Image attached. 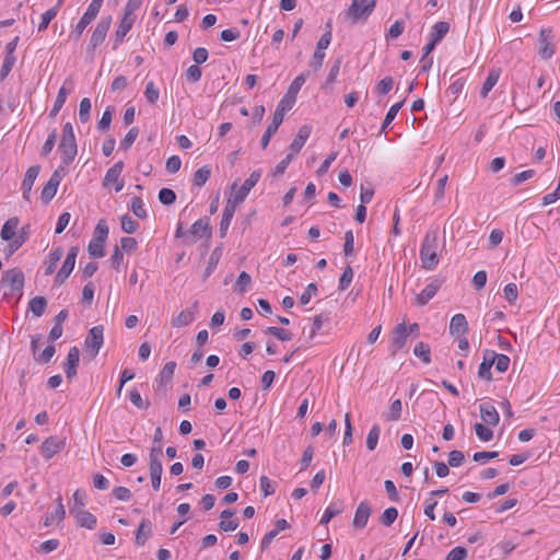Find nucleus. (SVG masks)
Listing matches in <instances>:
<instances>
[{
	"label": "nucleus",
	"mask_w": 560,
	"mask_h": 560,
	"mask_svg": "<svg viewBox=\"0 0 560 560\" xmlns=\"http://www.w3.org/2000/svg\"><path fill=\"white\" fill-rule=\"evenodd\" d=\"M159 200L161 203L170 206L176 200V194L170 188H162L159 191Z\"/></svg>",
	"instance_id": "59"
},
{
	"label": "nucleus",
	"mask_w": 560,
	"mask_h": 560,
	"mask_svg": "<svg viewBox=\"0 0 560 560\" xmlns=\"http://www.w3.org/2000/svg\"><path fill=\"white\" fill-rule=\"evenodd\" d=\"M261 170H256L250 173L249 177L245 179L243 185L241 187H237V184L234 183L231 187L232 194L230 196V200L233 201L236 205L242 203L247 195L249 194L250 189L258 183V180L261 177Z\"/></svg>",
	"instance_id": "4"
},
{
	"label": "nucleus",
	"mask_w": 560,
	"mask_h": 560,
	"mask_svg": "<svg viewBox=\"0 0 560 560\" xmlns=\"http://www.w3.org/2000/svg\"><path fill=\"white\" fill-rule=\"evenodd\" d=\"M495 358L492 355L490 350H486L483 354V360L479 365L478 369V376L483 380L490 381L491 375V368L494 364Z\"/></svg>",
	"instance_id": "27"
},
{
	"label": "nucleus",
	"mask_w": 560,
	"mask_h": 560,
	"mask_svg": "<svg viewBox=\"0 0 560 560\" xmlns=\"http://www.w3.org/2000/svg\"><path fill=\"white\" fill-rule=\"evenodd\" d=\"M441 285L442 281L439 279H433L419 294L416 295L415 304L419 306L428 304L429 301L436 294Z\"/></svg>",
	"instance_id": "15"
},
{
	"label": "nucleus",
	"mask_w": 560,
	"mask_h": 560,
	"mask_svg": "<svg viewBox=\"0 0 560 560\" xmlns=\"http://www.w3.org/2000/svg\"><path fill=\"white\" fill-rule=\"evenodd\" d=\"M113 113H114V107H112V106H108L104 110L100 121L97 122V128L100 130L105 131V130L109 129L110 122H112Z\"/></svg>",
	"instance_id": "52"
},
{
	"label": "nucleus",
	"mask_w": 560,
	"mask_h": 560,
	"mask_svg": "<svg viewBox=\"0 0 560 560\" xmlns=\"http://www.w3.org/2000/svg\"><path fill=\"white\" fill-rule=\"evenodd\" d=\"M47 307V300L44 296H35L28 303V310L34 314V316H42Z\"/></svg>",
	"instance_id": "36"
},
{
	"label": "nucleus",
	"mask_w": 560,
	"mask_h": 560,
	"mask_svg": "<svg viewBox=\"0 0 560 560\" xmlns=\"http://www.w3.org/2000/svg\"><path fill=\"white\" fill-rule=\"evenodd\" d=\"M104 342V327L94 326L90 329L84 345L91 351L92 357H96Z\"/></svg>",
	"instance_id": "9"
},
{
	"label": "nucleus",
	"mask_w": 560,
	"mask_h": 560,
	"mask_svg": "<svg viewBox=\"0 0 560 560\" xmlns=\"http://www.w3.org/2000/svg\"><path fill=\"white\" fill-rule=\"evenodd\" d=\"M59 150L61 151V165L67 167L73 162L78 153L73 126L71 122H66L63 125Z\"/></svg>",
	"instance_id": "2"
},
{
	"label": "nucleus",
	"mask_w": 560,
	"mask_h": 560,
	"mask_svg": "<svg viewBox=\"0 0 560 560\" xmlns=\"http://www.w3.org/2000/svg\"><path fill=\"white\" fill-rule=\"evenodd\" d=\"M197 308H198V301H195L189 308L182 311L177 316L172 318V326L179 328V327H184V326H187L190 323H192L195 320V315L197 313Z\"/></svg>",
	"instance_id": "19"
},
{
	"label": "nucleus",
	"mask_w": 560,
	"mask_h": 560,
	"mask_svg": "<svg viewBox=\"0 0 560 560\" xmlns=\"http://www.w3.org/2000/svg\"><path fill=\"white\" fill-rule=\"evenodd\" d=\"M266 334H270L281 341H289L292 339V334L280 327L270 326L265 330Z\"/></svg>",
	"instance_id": "47"
},
{
	"label": "nucleus",
	"mask_w": 560,
	"mask_h": 560,
	"mask_svg": "<svg viewBox=\"0 0 560 560\" xmlns=\"http://www.w3.org/2000/svg\"><path fill=\"white\" fill-rule=\"evenodd\" d=\"M57 15V9L56 8H51L49 10H47L45 13L42 14V21L38 25V32H43L45 31L49 23L51 22L52 19H55V16Z\"/></svg>",
	"instance_id": "60"
},
{
	"label": "nucleus",
	"mask_w": 560,
	"mask_h": 560,
	"mask_svg": "<svg viewBox=\"0 0 560 560\" xmlns=\"http://www.w3.org/2000/svg\"><path fill=\"white\" fill-rule=\"evenodd\" d=\"M352 279H353V270L350 266H347L343 269V272L339 279V290H341V291L346 290L350 285Z\"/></svg>",
	"instance_id": "58"
},
{
	"label": "nucleus",
	"mask_w": 560,
	"mask_h": 560,
	"mask_svg": "<svg viewBox=\"0 0 560 560\" xmlns=\"http://www.w3.org/2000/svg\"><path fill=\"white\" fill-rule=\"evenodd\" d=\"M2 283L10 288V292H19L24 285V275L21 269L12 268L2 273Z\"/></svg>",
	"instance_id": "11"
},
{
	"label": "nucleus",
	"mask_w": 560,
	"mask_h": 560,
	"mask_svg": "<svg viewBox=\"0 0 560 560\" xmlns=\"http://www.w3.org/2000/svg\"><path fill=\"white\" fill-rule=\"evenodd\" d=\"M80 361V351L77 347L70 348L67 355V364L65 368V373L68 378H72L77 374V366Z\"/></svg>",
	"instance_id": "25"
},
{
	"label": "nucleus",
	"mask_w": 560,
	"mask_h": 560,
	"mask_svg": "<svg viewBox=\"0 0 560 560\" xmlns=\"http://www.w3.org/2000/svg\"><path fill=\"white\" fill-rule=\"evenodd\" d=\"M312 132V128L307 125L302 126L299 129L298 135L293 139L292 143L289 147L290 153H293V155L298 154L302 148L304 147L305 142L310 138Z\"/></svg>",
	"instance_id": "21"
},
{
	"label": "nucleus",
	"mask_w": 560,
	"mask_h": 560,
	"mask_svg": "<svg viewBox=\"0 0 560 560\" xmlns=\"http://www.w3.org/2000/svg\"><path fill=\"white\" fill-rule=\"evenodd\" d=\"M292 107L288 106L282 102H279L273 113L272 122L267 127L265 133L261 137V148L266 149L270 142L271 137L277 132L279 126L282 124L284 114Z\"/></svg>",
	"instance_id": "5"
},
{
	"label": "nucleus",
	"mask_w": 560,
	"mask_h": 560,
	"mask_svg": "<svg viewBox=\"0 0 560 560\" xmlns=\"http://www.w3.org/2000/svg\"><path fill=\"white\" fill-rule=\"evenodd\" d=\"M371 512L372 510L368 501L360 502L354 513V518L352 522L353 527L359 529L364 528L368 524Z\"/></svg>",
	"instance_id": "18"
},
{
	"label": "nucleus",
	"mask_w": 560,
	"mask_h": 560,
	"mask_svg": "<svg viewBox=\"0 0 560 560\" xmlns=\"http://www.w3.org/2000/svg\"><path fill=\"white\" fill-rule=\"evenodd\" d=\"M467 558V550L464 547L453 548L446 556L445 560H465Z\"/></svg>",
	"instance_id": "64"
},
{
	"label": "nucleus",
	"mask_w": 560,
	"mask_h": 560,
	"mask_svg": "<svg viewBox=\"0 0 560 560\" xmlns=\"http://www.w3.org/2000/svg\"><path fill=\"white\" fill-rule=\"evenodd\" d=\"M398 517V510L396 508H387L380 517V521L385 526H390Z\"/></svg>",
	"instance_id": "51"
},
{
	"label": "nucleus",
	"mask_w": 560,
	"mask_h": 560,
	"mask_svg": "<svg viewBox=\"0 0 560 560\" xmlns=\"http://www.w3.org/2000/svg\"><path fill=\"white\" fill-rule=\"evenodd\" d=\"M144 95L150 104H154L159 100L160 92L154 82L150 81L147 83Z\"/></svg>",
	"instance_id": "56"
},
{
	"label": "nucleus",
	"mask_w": 560,
	"mask_h": 560,
	"mask_svg": "<svg viewBox=\"0 0 560 560\" xmlns=\"http://www.w3.org/2000/svg\"><path fill=\"white\" fill-rule=\"evenodd\" d=\"M139 136V128L132 127L129 129L125 138L120 141V148L122 150H128L131 148L133 142L136 141L137 137Z\"/></svg>",
	"instance_id": "50"
},
{
	"label": "nucleus",
	"mask_w": 560,
	"mask_h": 560,
	"mask_svg": "<svg viewBox=\"0 0 560 560\" xmlns=\"http://www.w3.org/2000/svg\"><path fill=\"white\" fill-rule=\"evenodd\" d=\"M211 170L208 165L198 168L194 174V185L201 187L210 178Z\"/></svg>",
	"instance_id": "40"
},
{
	"label": "nucleus",
	"mask_w": 560,
	"mask_h": 560,
	"mask_svg": "<svg viewBox=\"0 0 560 560\" xmlns=\"http://www.w3.org/2000/svg\"><path fill=\"white\" fill-rule=\"evenodd\" d=\"M67 94H68V92L65 89V86H61L59 89L58 95H57V97L55 100L54 106H52V108L50 109V113H49V115L51 117H55L59 113V110L62 108V106H63V104L66 103V100H67Z\"/></svg>",
	"instance_id": "45"
},
{
	"label": "nucleus",
	"mask_w": 560,
	"mask_h": 560,
	"mask_svg": "<svg viewBox=\"0 0 560 560\" xmlns=\"http://www.w3.org/2000/svg\"><path fill=\"white\" fill-rule=\"evenodd\" d=\"M475 431H476L478 439L481 440L482 442H488L493 438L492 430L482 423H476Z\"/></svg>",
	"instance_id": "54"
},
{
	"label": "nucleus",
	"mask_w": 560,
	"mask_h": 560,
	"mask_svg": "<svg viewBox=\"0 0 560 560\" xmlns=\"http://www.w3.org/2000/svg\"><path fill=\"white\" fill-rule=\"evenodd\" d=\"M189 235L192 237L191 242H196L203 236L211 235V229L209 226V220L207 218L197 220L189 230Z\"/></svg>",
	"instance_id": "22"
},
{
	"label": "nucleus",
	"mask_w": 560,
	"mask_h": 560,
	"mask_svg": "<svg viewBox=\"0 0 560 560\" xmlns=\"http://www.w3.org/2000/svg\"><path fill=\"white\" fill-rule=\"evenodd\" d=\"M56 502H57V508H56L55 513L47 515L44 521V525L46 527H49V526L54 525L55 523H60L66 516V510L62 504V499L60 495L57 498Z\"/></svg>",
	"instance_id": "30"
},
{
	"label": "nucleus",
	"mask_w": 560,
	"mask_h": 560,
	"mask_svg": "<svg viewBox=\"0 0 560 560\" xmlns=\"http://www.w3.org/2000/svg\"><path fill=\"white\" fill-rule=\"evenodd\" d=\"M90 112H91V101L88 97H84L80 102L79 107V118L82 122H86L90 119Z\"/></svg>",
	"instance_id": "55"
},
{
	"label": "nucleus",
	"mask_w": 560,
	"mask_h": 560,
	"mask_svg": "<svg viewBox=\"0 0 560 560\" xmlns=\"http://www.w3.org/2000/svg\"><path fill=\"white\" fill-rule=\"evenodd\" d=\"M27 232L26 228H22L21 233L16 238H14L9 245H8V252L9 254H13L15 250H18L26 241Z\"/></svg>",
	"instance_id": "53"
},
{
	"label": "nucleus",
	"mask_w": 560,
	"mask_h": 560,
	"mask_svg": "<svg viewBox=\"0 0 560 560\" xmlns=\"http://www.w3.org/2000/svg\"><path fill=\"white\" fill-rule=\"evenodd\" d=\"M14 63H15V57L5 55L1 70H0V80H4L9 75Z\"/></svg>",
	"instance_id": "62"
},
{
	"label": "nucleus",
	"mask_w": 560,
	"mask_h": 560,
	"mask_svg": "<svg viewBox=\"0 0 560 560\" xmlns=\"http://www.w3.org/2000/svg\"><path fill=\"white\" fill-rule=\"evenodd\" d=\"M402 410V402L400 399H395L390 406L387 412L383 413V418L386 421H397L400 419Z\"/></svg>",
	"instance_id": "37"
},
{
	"label": "nucleus",
	"mask_w": 560,
	"mask_h": 560,
	"mask_svg": "<svg viewBox=\"0 0 560 560\" xmlns=\"http://www.w3.org/2000/svg\"><path fill=\"white\" fill-rule=\"evenodd\" d=\"M380 434H381V428L378 424H374L369 433H368V436H366V447L369 448V451H374L377 446V442H378V439H380Z\"/></svg>",
	"instance_id": "44"
},
{
	"label": "nucleus",
	"mask_w": 560,
	"mask_h": 560,
	"mask_svg": "<svg viewBox=\"0 0 560 560\" xmlns=\"http://www.w3.org/2000/svg\"><path fill=\"white\" fill-rule=\"evenodd\" d=\"M122 170H124L122 161H118L117 163H115L110 168L107 170L104 180H103V185L105 187H107L113 183H117Z\"/></svg>",
	"instance_id": "32"
},
{
	"label": "nucleus",
	"mask_w": 560,
	"mask_h": 560,
	"mask_svg": "<svg viewBox=\"0 0 560 560\" xmlns=\"http://www.w3.org/2000/svg\"><path fill=\"white\" fill-rule=\"evenodd\" d=\"M343 509H345V503L341 500L331 502L325 510L319 523L322 525L328 524L330 522V520L332 517H335L336 515L340 514L343 511Z\"/></svg>",
	"instance_id": "29"
},
{
	"label": "nucleus",
	"mask_w": 560,
	"mask_h": 560,
	"mask_svg": "<svg viewBox=\"0 0 560 560\" xmlns=\"http://www.w3.org/2000/svg\"><path fill=\"white\" fill-rule=\"evenodd\" d=\"M176 363L173 361L167 362L159 374L160 382L171 381L175 372Z\"/></svg>",
	"instance_id": "57"
},
{
	"label": "nucleus",
	"mask_w": 560,
	"mask_h": 560,
	"mask_svg": "<svg viewBox=\"0 0 560 560\" xmlns=\"http://www.w3.org/2000/svg\"><path fill=\"white\" fill-rule=\"evenodd\" d=\"M71 514L74 515L80 526L88 529H93L96 525V517L85 510H70Z\"/></svg>",
	"instance_id": "26"
},
{
	"label": "nucleus",
	"mask_w": 560,
	"mask_h": 560,
	"mask_svg": "<svg viewBox=\"0 0 560 560\" xmlns=\"http://www.w3.org/2000/svg\"><path fill=\"white\" fill-rule=\"evenodd\" d=\"M67 171L66 166L60 165L55 172L51 174L49 180L44 186L40 198L44 203H49L50 200L56 196L58 186L61 179L66 176Z\"/></svg>",
	"instance_id": "6"
},
{
	"label": "nucleus",
	"mask_w": 560,
	"mask_h": 560,
	"mask_svg": "<svg viewBox=\"0 0 560 560\" xmlns=\"http://www.w3.org/2000/svg\"><path fill=\"white\" fill-rule=\"evenodd\" d=\"M405 103V100L394 104L389 110L387 112L386 116H385V119L382 124V127H381V132H384L386 130V128L390 125V122L395 119L397 113L399 112V109L402 107Z\"/></svg>",
	"instance_id": "43"
},
{
	"label": "nucleus",
	"mask_w": 560,
	"mask_h": 560,
	"mask_svg": "<svg viewBox=\"0 0 560 560\" xmlns=\"http://www.w3.org/2000/svg\"><path fill=\"white\" fill-rule=\"evenodd\" d=\"M63 447H65V440L59 439L57 436H49L43 442V444L40 446V451H42L43 456L46 459H50L56 454L61 452L63 450Z\"/></svg>",
	"instance_id": "13"
},
{
	"label": "nucleus",
	"mask_w": 560,
	"mask_h": 560,
	"mask_svg": "<svg viewBox=\"0 0 560 560\" xmlns=\"http://www.w3.org/2000/svg\"><path fill=\"white\" fill-rule=\"evenodd\" d=\"M468 324L463 314H456L452 317L450 323V332L452 335H460L466 332Z\"/></svg>",
	"instance_id": "31"
},
{
	"label": "nucleus",
	"mask_w": 560,
	"mask_h": 560,
	"mask_svg": "<svg viewBox=\"0 0 560 560\" xmlns=\"http://www.w3.org/2000/svg\"><path fill=\"white\" fill-rule=\"evenodd\" d=\"M480 417L488 425H497L500 417L497 409L490 404H481L479 406Z\"/></svg>",
	"instance_id": "24"
},
{
	"label": "nucleus",
	"mask_w": 560,
	"mask_h": 560,
	"mask_svg": "<svg viewBox=\"0 0 560 560\" xmlns=\"http://www.w3.org/2000/svg\"><path fill=\"white\" fill-rule=\"evenodd\" d=\"M108 232L109 231H108V226L106 224V221L105 220H100L98 223L95 226L93 237L105 242L107 236H108Z\"/></svg>",
	"instance_id": "61"
},
{
	"label": "nucleus",
	"mask_w": 560,
	"mask_h": 560,
	"mask_svg": "<svg viewBox=\"0 0 560 560\" xmlns=\"http://www.w3.org/2000/svg\"><path fill=\"white\" fill-rule=\"evenodd\" d=\"M553 33L550 28H541L539 33L538 44L539 49L538 54L539 56L545 59L549 60L552 58L555 54L552 40H553Z\"/></svg>",
	"instance_id": "10"
},
{
	"label": "nucleus",
	"mask_w": 560,
	"mask_h": 560,
	"mask_svg": "<svg viewBox=\"0 0 560 560\" xmlns=\"http://www.w3.org/2000/svg\"><path fill=\"white\" fill-rule=\"evenodd\" d=\"M413 354L422 360L423 363L429 364L431 362L430 347L429 345L420 341L415 346Z\"/></svg>",
	"instance_id": "42"
},
{
	"label": "nucleus",
	"mask_w": 560,
	"mask_h": 560,
	"mask_svg": "<svg viewBox=\"0 0 560 560\" xmlns=\"http://www.w3.org/2000/svg\"><path fill=\"white\" fill-rule=\"evenodd\" d=\"M120 222H121V229L125 233L127 234H132L135 233L138 228H139V224L137 221H135L130 215L128 214H124L120 219Z\"/></svg>",
	"instance_id": "49"
},
{
	"label": "nucleus",
	"mask_w": 560,
	"mask_h": 560,
	"mask_svg": "<svg viewBox=\"0 0 560 560\" xmlns=\"http://www.w3.org/2000/svg\"><path fill=\"white\" fill-rule=\"evenodd\" d=\"M408 331L405 323L398 324L392 335V354H396L407 342Z\"/></svg>",
	"instance_id": "16"
},
{
	"label": "nucleus",
	"mask_w": 560,
	"mask_h": 560,
	"mask_svg": "<svg viewBox=\"0 0 560 560\" xmlns=\"http://www.w3.org/2000/svg\"><path fill=\"white\" fill-rule=\"evenodd\" d=\"M501 70L499 68L492 69L486 81L482 84L480 95L481 97L486 98L488 93L492 90V88L497 84L499 78H500Z\"/></svg>",
	"instance_id": "33"
},
{
	"label": "nucleus",
	"mask_w": 560,
	"mask_h": 560,
	"mask_svg": "<svg viewBox=\"0 0 560 560\" xmlns=\"http://www.w3.org/2000/svg\"><path fill=\"white\" fill-rule=\"evenodd\" d=\"M112 18L105 16L102 18L101 21L96 24L92 36L90 38L89 49L94 50L98 45H101L106 38L107 32L110 27Z\"/></svg>",
	"instance_id": "12"
},
{
	"label": "nucleus",
	"mask_w": 560,
	"mask_h": 560,
	"mask_svg": "<svg viewBox=\"0 0 560 560\" xmlns=\"http://www.w3.org/2000/svg\"><path fill=\"white\" fill-rule=\"evenodd\" d=\"M450 30V25L447 22H436L431 32V39L435 42L436 44L440 43L443 37L447 34Z\"/></svg>",
	"instance_id": "38"
},
{
	"label": "nucleus",
	"mask_w": 560,
	"mask_h": 560,
	"mask_svg": "<svg viewBox=\"0 0 560 560\" xmlns=\"http://www.w3.org/2000/svg\"><path fill=\"white\" fill-rule=\"evenodd\" d=\"M105 242L97 240L95 237H92V240L89 243L88 252L91 257L93 258H102L105 256V249H104Z\"/></svg>",
	"instance_id": "39"
},
{
	"label": "nucleus",
	"mask_w": 560,
	"mask_h": 560,
	"mask_svg": "<svg viewBox=\"0 0 560 560\" xmlns=\"http://www.w3.org/2000/svg\"><path fill=\"white\" fill-rule=\"evenodd\" d=\"M306 81V75L304 73L299 74L290 84L285 95L280 100V102L288 104V106L293 107L296 95L303 84Z\"/></svg>",
	"instance_id": "14"
},
{
	"label": "nucleus",
	"mask_w": 560,
	"mask_h": 560,
	"mask_svg": "<svg viewBox=\"0 0 560 560\" xmlns=\"http://www.w3.org/2000/svg\"><path fill=\"white\" fill-rule=\"evenodd\" d=\"M19 225V219L13 217L5 221L1 229V238L3 241H11L15 235V230Z\"/></svg>",
	"instance_id": "35"
},
{
	"label": "nucleus",
	"mask_w": 560,
	"mask_h": 560,
	"mask_svg": "<svg viewBox=\"0 0 560 560\" xmlns=\"http://www.w3.org/2000/svg\"><path fill=\"white\" fill-rule=\"evenodd\" d=\"M104 0H92L89 4L88 10L80 19L78 24L74 26L73 31L70 33V38L74 42H78L83 34L86 26L97 16L100 9L102 7Z\"/></svg>",
	"instance_id": "3"
},
{
	"label": "nucleus",
	"mask_w": 560,
	"mask_h": 560,
	"mask_svg": "<svg viewBox=\"0 0 560 560\" xmlns=\"http://www.w3.org/2000/svg\"><path fill=\"white\" fill-rule=\"evenodd\" d=\"M375 4L376 0H352L347 10V16L357 22L359 19L370 15Z\"/></svg>",
	"instance_id": "8"
},
{
	"label": "nucleus",
	"mask_w": 560,
	"mask_h": 560,
	"mask_svg": "<svg viewBox=\"0 0 560 560\" xmlns=\"http://www.w3.org/2000/svg\"><path fill=\"white\" fill-rule=\"evenodd\" d=\"M78 254H79L78 246H72L69 249L68 255H67L61 268L59 269L62 272V275L66 273V275L70 276V273L72 272V270L74 268Z\"/></svg>",
	"instance_id": "34"
},
{
	"label": "nucleus",
	"mask_w": 560,
	"mask_h": 560,
	"mask_svg": "<svg viewBox=\"0 0 560 560\" xmlns=\"http://www.w3.org/2000/svg\"><path fill=\"white\" fill-rule=\"evenodd\" d=\"M149 471H150L152 488L155 491H158L161 486V476H162V471H163L161 453L159 452V450H150Z\"/></svg>",
	"instance_id": "7"
},
{
	"label": "nucleus",
	"mask_w": 560,
	"mask_h": 560,
	"mask_svg": "<svg viewBox=\"0 0 560 560\" xmlns=\"http://www.w3.org/2000/svg\"><path fill=\"white\" fill-rule=\"evenodd\" d=\"M317 291H318L317 285L315 283H310L306 287L305 291L301 294L300 303L302 305L308 304V302L311 301L312 296L316 295Z\"/></svg>",
	"instance_id": "63"
},
{
	"label": "nucleus",
	"mask_w": 560,
	"mask_h": 560,
	"mask_svg": "<svg viewBox=\"0 0 560 560\" xmlns=\"http://www.w3.org/2000/svg\"><path fill=\"white\" fill-rule=\"evenodd\" d=\"M152 535V524L148 518H143L136 533V544L143 546L149 537Z\"/></svg>",
	"instance_id": "28"
},
{
	"label": "nucleus",
	"mask_w": 560,
	"mask_h": 560,
	"mask_svg": "<svg viewBox=\"0 0 560 560\" xmlns=\"http://www.w3.org/2000/svg\"><path fill=\"white\" fill-rule=\"evenodd\" d=\"M63 250L61 247L56 248L49 254L47 267L45 270L46 275H50L55 271L58 261L61 259Z\"/></svg>",
	"instance_id": "41"
},
{
	"label": "nucleus",
	"mask_w": 560,
	"mask_h": 560,
	"mask_svg": "<svg viewBox=\"0 0 560 560\" xmlns=\"http://www.w3.org/2000/svg\"><path fill=\"white\" fill-rule=\"evenodd\" d=\"M131 211L139 219H147L148 213L144 203L140 197H133L131 201Z\"/></svg>",
	"instance_id": "46"
},
{
	"label": "nucleus",
	"mask_w": 560,
	"mask_h": 560,
	"mask_svg": "<svg viewBox=\"0 0 560 560\" xmlns=\"http://www.w3.org/2000/svg\"><path fill=\"white\" fill-rule=\"evenodd\" d=\"M238 205L234 203L230 199H228L226 206L223 210L222 219L220 222V235L221 237H224L226 234V231L231 224V221L234 217L235 210Z\"/></svg>",
	"instance_id": "23"
},
{
	"label": "nucleus",
	"mask_w": 560,
	"mask_h": 560,
	"mask_svg": "<svg viewBox=\"0 0 560 560\" xmlns=\"http://www.w3.org/2000/svg\"><path fill=\"white\" fill-rule=\"evenodd\" d=\"M491 353L495 358V361L493 364V365H495V370L500 373L506 372V370L509 369V365H510V358L505 354L495 353L494 351H491Z\"/></svg>",
	"instance_id": "48"
},
{
	"label": "nucleus",
	"mask_w": 560,
	"mask_h": 560,
	"mask_svg": "<svg viewBox=\"0 0 560 560\" xmlns=\"http://www.w3.org/2000/svg\"><path fill=\"white\" fill-rule=\"evenodd\" d=\"M438 230L428 231L420 248V259L424 269L433 270L438 266Z\"/></svg>",
	"instance_id": "1"
},
{
	"label": "nucleus",
	"mask_w": 560,
	"mask_h": 560,
	"mask_svg": "<svg viewBox=\"0 0 560 560\" xmlns=\"http://www.w3.org/2000/svg\"><path fill=\"white\" fill-rule=\"evenodd\" d=\"M133 22L135 16L130 15V12L124 13V16L115 33L114 49H116L124 42V38L131 30Z\"/></svg>",
	"instance_id": "17"
},
{
	"label": "nucleus",
	"mask_w": 560,
	"mask_h": 560,
	"mask_svg": "<svg viewBox=\"0 0 560 560\" xmlns=\"http://www.w3.org/2000/svg\"><path fill=\"white\" fill-rule=\"evenodd\" d=\"M40 171L39 165H33L27 168L23 183H22V189H23V198L25 200H30V195L32 191V187L34 185V182L36 180L38 174Z\"/></svg>",
	"instance_id": "20"
}]
</instances>
